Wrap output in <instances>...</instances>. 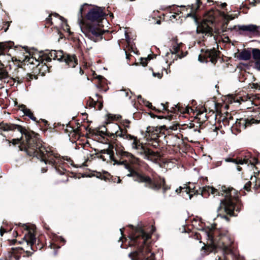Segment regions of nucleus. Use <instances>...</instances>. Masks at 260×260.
Instances as JSON below:
<instances>
[{
	"instance_id": "obj_37",
	"label": "nucleus",
	"mask_w": 260,
	"mask_h": 260,
	"mask_svg": "<svg viewBox=\"0 0 260 260\" xmlns=\"http://www.w3.org/2000/svg\"><path fill=\"white\" fill-rule=\"evenodd\" d=\"M224 18L228 20H232L234 19V17L232 15H224Z\"/></svg>"
},
{
	"instance_id": "obj_48",
	"label": "nucleus",
	"mask_w": 260,
	"mask_h": 260,
	"mask_svg": "<svg viewBox=\"0 0 260 260\" xmlns=\"http://www.w3.org/2000/svg\"><path fill=\"white\" fill-rule=\"evenodd\" d=\"M7 24H8V26L5 29V32L7 31V30L8 29L9 26V23L10 22L9 21H7L6 22Z\"/></svg>"
},
{
	"instance_id": "obj_36",
	"label": "nucleus",
	"mask_w": 260,
	"mask_h": 260,
	"mask_svg": "<svg viewBox=\"0 0 260 260\" xmlns=\"http://www.w3.org/2000/svg\"><path fill=\"white\" fill-rule=\"evenodd\" d=\"M13 79L14 82H17L18 83H19L22 82V79L19 78V77L13 78Z\"/></svg>"
},
{
	"instance_id": "obj_39",
	"label": "nucleus",
	"mask_w": 260,
	"mask_h": 260,
	"mask_svg": "<svg viewBox=\"0 0 260 260\" xmlns=\"http://www.w3.org/2000/svg\"><path fill=\"white\" fill-rule=\"evenodd\" d=\"M142 237L145 239V241H144V243H145L146 241L150 238V236L146 233V235H145L144 237Z\"/></svg>"
},
{
	"instance_id": "obj_55",
	"label": "nucleus",
	"mask_w": 260,
	"mask_h": 260,
	"mask_svg": "<svg viewBox=\"0 0 260 260\" xmlns=\"http://www.w3.org/2000/svg\"><path fill=\"white\" fill-rule=\"evenodd\" d=\"M125 38L126 39H129V37H128V35H127V34L126 33V32H125Z\"/></svg>"
},
{
	"instance_id": "obj_46",
	"label": "nucleus",
	"mask_w": 260,
	"mask_h": 260,
	"mask_svg": "<svg viewBox=\"0 0 260 260\" xmlns=\"http://www.w3.org/2000/svg\"><path fill=\"white\" fill-rule=\"evenodd\" d=\"M26 76L28 77V80H31L32 79V75L29 74H27Z\"/></svg>"
},
{
	"instance_id": "obj_7",
	"label": "nucleus",
	"mask_w": 260,
	"mask_h": 260,
	"mask_svg": "<svg viewBox=\"0 0 260 260\" xmlns=\"http://www.w3.org/2000/svg\"><path fill=\"white\" fill-rule=\"evenodd\" d=\"M113 129L114 131V133H111L110 136H114L115 135L116 137H119L123 139H129L132 141L135 138L134 136L131 135H127L123 134L122 129L117 124H114L113 125Z\"/></svg>"
},
{
	"instance_id": "obj_14",
	"label": "nucleus",
	"mask_w": 260,
	"mask_h": 260,
	"mask_svg": "<svg viewBox=\"0 0 260 260\" xmlns=\"http://www.w3.org/2000/svg\"><path fill=\"white\" fill-rule=\"evenodd\" d=\"M251 57V52L250 51L244 49L238 55L237 58L239 60H248Z\"/></svg>"
},
{
	"instance_id": "obj_16",
	"label": "nucleus",
	"mask_w": 260,
	"mask_h": 260,
	"mask_svg": "<svg viewBox=\"0 0 260 260\" xmlns=\"http://www.w3.org/2000/svg\"><path fill=\"white\" fill-rule=\"evenodd\" d=\"M28 236L29 237V240H26V243L27 245L30 244V248L32 249V246L36 242V238L35 235L30 232H28Z\"/></svg>"
},
{
	"instance_id": "obj_43",
	"label": "nucleus",
	"mask_w": 260,
	"mask_h": 260,
	"mask_svg": "<svg viewBox=\"0 0 260 260\" xmlns=\"http://www.w3.org/2000/svg\"><path fill=\"white\" fill-rule=\"evenodd\" d=\"M6 232L5 230L3 229L2 227L0 229V235L1 236H3L4 233Z\"/></svg>"
},
{
	"instance_id": "obj_20",
	"label": "nucleus",
	"mask_w": 260,
	"mask_h": 260,
	"mask_svg": "<svg viewBox=\"0 0 260 260\" xmlns=\"http://www.w3.org/2000/svg\"><path fill=\"white\" fill-rule=\"evenodd\" d=\"M243 121L244 122V128H245L247 125H250L252 123H257L258 122V121L257 120H255L253 118H251L250 119H243Z\"/></svg>"
},
{
	"instance_id": "obj_32",
	"label": "nucleus",
	"mask_w": 260,
	"mask_h": 260,
	"mask_svg": "<svg viewBox=\"0 0 260 260\" xmlns=\"http://www.w3.org/2000/svg\"><path fill=\"white\" fill-rule=\"evenodd\" d=\"M121 154L122 156H125L127 157H133V155L126 151H121Z\"/></svg>"
},
{
	"instance_id": "obj_34",
	"label": "nucleus",
	"mask_w": 260,
	"mask_h": 260,
	"mask_svg": "<svg viewBox=\"0 0 260 260\" xmlns=\"http://www.w3.org/2000/svg\"><path fill=\"white\" fill-rule=\"evenodd\" d=\"M244 164L248 165V159H245V160H240L238 161H237V164H237V165L238 164L243 165Z\"/></svg>"
},
{
	"instance_id": "obj_54",
	"label": "nucleus",
	"mask_w": 260,
	"mask_h": 260,
	"mask_svg": "<svg viewBox=\"0 0 260 260\" xmlns=\"http://www.w3.org/2000/svg\"><path fill=\"white\" fill-rule=\"evenodd\" d=\"M97 78H98L99 80H101L103 78V76L99 75L97 77Z\"/></svg>"
},
{
	"instance_id": "obj_42",
	"label": "nucleus",
	"mask_w": 260,
	"mask_h": 260,
	"mask_svg": "<svg viewBox=\"0 0 260 260\" xmlns=\"http://www.w3.org/2000/svg\"><path fill=\"white\" fill-rule=\"evenodd\" d=\"M198 61H200V62H202V63L204 62V60L203 59L201 55H199V56H198Z\"/></svg>"
},
{
	"instance_id": "obj_50",
	"label": "nucleus",
	"mask_w": 260,
	"mask_h": 260,
	"mask_svg": "<svg viewBox=\"0 0 260 260\" xmlns=\"http://www.w3.org/2000/svg\"><path fill=\"white\" fill-rule=\"evenodd\" d=\"M55 16H58L60 17V20H62V21L64 20V18H63V17H61V16H59L57 14H55Z\"/></svg>"
},
{
	"instance_id": "obj_47",
	"label": "nucleus",
	"mask_w": 260,
	"mask_h": 260,
	"mask_svg": "<svg viewBox=\"0 0 260 260\" xmlns=\"http://www.w3.org/2000/svg\"><path fill=\"white\" fill-rule=\"evenodd\" d=\"M180 230H181V233H186V230H185V229L184 226H182L181 229H180Z\"/></svg>"
},
{
	"instance_id": "obj_6",
	"label": "nucleus",
	"mask_w": 260,
	"mask_h": 260,
	"mask_svg": "<svg viewBox=\"0 0 260 260\" xmlns=\"http://www.w3.org/2000/svg\"><path fill=\"white\" fill-rule=\"evenodd\" d=\"M239 30L243 31H247L250 34L260 36V26L255 24L238 25Z\"/></svg>"
},
{
	"instance_id": "obj_18",
	"label": "nucleus",
	"mask_w": 260,
	"mask_h": 260,
	"mask_svg": "<svg viewBox=\"0 0 260 260\" xmlns=\"http://www.w3.org/2000/svg\"><path fill=\"white\" fill-rule=\"evenodd\" d=\"M101 128L102 129L101 131H97V135L100 136L107 135L108 136H110V134L111 133L107 132V129L105 126H102L101 127Z\"/></svg>"
},
{
	"instance_id": "obj_4",
	"label": "nucleus",
	"mask_w": 260,
	"mask_h": 260,
	"mask_svg": "<svg viewBox=\"0 0 260 260\" xmlns=\"http://www.w3.org/2000/svg\"><path fill=\"white\" fill-rule=\"evenodd\" d=\"M132 147L133 148L138 150V154L142 155L144 159H149V155H154V152L150 150L149 148L144 146H138L136 144V139L133 140L132 142Z\"/></svg>"
},
{
	"instance_id": "obj_12",
	"label": "nucleus",
	"mask_w": 260,
	"mask_h": 260,
	"mask_svg": "<svg viewBox=\"0 0 260 260\" xmlns=\"http://www.w3.org/2000/svg\"><path fill=\"white\" fill-rule=\"evenodd\" d=\"M101 26H93L92 25H89L88 26V29L89 31L94 36L96 37H100L103 35L105 31L104 30H102L100 27Z\"/></svg>"
},
{
	"instance_id": "obj_64",
	"label": "nucleus",
	"mask_w": 260,
	"mask_h": 260,
	"mask_svg": "<svg viewBox=\"0 0 260 260\" xmlns=\"http://www.w3.org/2000/svg\"><path fill=\"white\" fill-rule=\"evenodd\" d=\"M152 230L154 232L155 230V229L154 226L152 225Z\"/></svg>"
},
{
	"instance_id": "obj_3",
	"label": "nucleus",
	"mask_w": 260,
	"mask_h": 260,
	"mask_svg": "<svg viewBox=\"0 0 260 260\" xmlns=\"http://www.w3.org/2000/svg\"><path fill=\"white\" fill-rule=\"evenodd\" d=\"M49 56L50 57L52 58L54 60L57 59L59 61H62L63 57L64 62L71 68H75L77 64V60L75 58V56L74 55H71L67 54L64 56L62 54V51L56 52L55 50H52L49 53Z\"/></svg>"
},
{
	"instance_id": "obj_52",
	"label": "nucleus",
	"mask_w": 260,
	"mask_h": 260,
	"mask_svg": "<svg viewBox=\"0 0 260 260\" xmlns=\"http://www.w3.org/2000/svg\"><path fill=\"white\" fill-rule=\"evenodd\" d=\"M243 188L246 190L248 189V186H247V184H245L243 186Z\"/></svg>"
},
{
	"instance_id": "obj_49",
	"label": "nucleus",
	"mask_w": 260,
	"mask_h": 260,
	"mask_svg": "<svg viewBox=\"0 0 260 260\" xmlns=\"http://www.w3.org/2000/svg\"><path fill=\"white\" fill-rule=\"evenodd\" d=\"M226 6V4L225 3H223L221 4V8H224Z\"/></svg>"
},
{
	"instance_id": "obj_9",
	"label": "nucleus",
	"mask_w": 260,
	"mask_h": 260,
	"mask_svg": "<svg viewBox=\"0 0 260 260\" xmlns=\"http://www.w3.org/2000/svg\"><path fill=\"white\" fill-rule=\"evenodd\" d=\"M20 131H19L21 135H23L25 136V140L26 141V144L28 148H32L34 149L35 147L37 148V146H35V144H32L30 142V139H31V136L30 133L27 131V130L21 126Z\"/></svg>"
},
{
	"instance_id": "obj_57",
	"label": "nucleus",
	"mask_w": 260,
	"mask_h": 260,
	"mask_svg": "<svg viewBox=\"0 0 260 260\" xmlns=\"http://www.w3.org/2000/svg\"><path fill=\"white\" fill-rule=\"evenodd\" d=\"M188 194V196H189V199L190 200L192 197V194Z\"/></svg>"
},
{
	"instance_id": "obj_30",
	"label": "nucleus",
	"mask_w": 260,
	"mask_h": 260,
	"mask_svg": "<svg viewBox=\"0 0 260 260\" xmlns=\"http://www.w3.org/2000/svg\"><path fill=\"white\" fill-rule=\"evenodd\" d=\"M258 163L257 159L255 157H253L251 159H248V165L250 164L252 167H254L255 165Z\"/></svg>"
},
{
	"instance_id": "obj_53",
	"label": "nucleus",
	"mask_w": 260,
	"mask_h": 260,
	"mask_svg": "<svg viewBox=\"0 0 260 260\" xmlns=\"http://www.w3.org/2000/svg\"><path fill=\"white\" fill-rule=\"evenodd\" d=\"M60 240L63 242H66V240H64V238H63L62 237H60Z\"/></svg>"
},
{
	"instance_id": "obj_19",
	"label": "nucleus",
	"mask_w": 260,
	"mask_h": 260,
	"mask_svg": "<svg viewBox=\"0 0 260 260\" xmlns=\"http://www.w3.org/2000/svg\"><path fill=\"white\" fill-rule=\"evenodd\" d=\"M34 156H36L37 157V158H38V159L40 158L41 161L44 162V163L45 164H46V160L42 158L43 153L41 150H36L34 151Z\"/></svg>"
},
{
	"instance_id": "obj_38",
	"label": "nucleus",
	"mask_w": 260,
	"mask_h": 260,
	"mask_svg": "<svg viewBox=\"0 0 260 260\" xmlns=\"http://www.w3.org/2000/svg\"><path fill=\"white\" fill-rule=\"evenodd\" d=\"M22 137H21L19 139H13V144H16L17 142H19L20 140H21Z\"/></svg>"
},
{
	"instance_id": "obj_10",
	"label": "nucleus",
	"mask_w": 260,
	"mask_h": 260,
	"mask_svg": "<svg viewBox=\"0 0 260 260\" xmlns=\"http://www.w3.org/2000/svg\"><path fill=\"white\" fill-rule=\"evenodd\" d=\"M217 51L214 49H207L205 51L204 57L210 58V61L212 63H215L216 62V57L217 56Z\"/></svg>"
},
{
	"instance_id": "obj_1",
	"label": "nucleus",
	"mask_w": 260,
	"mask_h": 260,
	"mask_svg": "<svg viewBox=\"0 0 260 260\" xmlns=\"http://www.w3.org/2000/svg\"><path fill=\"white\" fill-rule=\"evenodd\" d=\"M234 189L232 187L226 188L225 186L221 187V191L224 193L225 199L220 201V206L218 207L217 211H218L222 207H224V211L230 216H234V211L235 210V205L231 200V192Z\"/></svg>"
},
{
	"instance_id": "obj_40",
	"label": "nucleus",
	"mask_w": 260,
	"mask_h": 260,
	"mask_svg": "<svg viewBox=\"0 0 260 260\" xmlns=\"http://www.w3.org/2000/svg\"><path fill=\"white\" fill-rule=\"evenodd\" d=\"M139 237L138 236H132L131 237H129L131 240L132 241H136Z\"/></svg>"
},
{
	"instance_id": "obj_24",
	"label": "nucleus",
	"mask_w": 260,
	"mask_h": 260,
	"mask_svg": "<svg viewBox=\"0 0 260 260\" xmlns=\"http://www.w3.org/2000/svg\"><path fill=\"white\" fill-rule=\"evenodd\" d=\"M176 45L174 46L173 47V50H171L172 54H176L178 52L179 50V47L180 45L182 44L181 43L178 44L177 42H176Z\"/></svg>"
},
{
	"instance_id": "obj_26",
	"label": "nucleus",
	"mask_w": 260,
	"mask_h": 260,
	"mask_svg": "<svg viewBox=\"0 0 260 260\" xmlns=\"http://www.w3.org/2000/svg\"><path fill=\"white\" fill-rule=\"evenodd\" d=\"M147 183H148L149 184L148 185L147 187H148L149 188H150L152 189L157 190L159 189V188H160L159 186H158L156 184L153 183L152 181H151V183H150L149 182H147Z\"/></svg>"
},
{
	"instance_id": "obj_58",
	"label": "nucleus",
	"mask_w": 260,
	"mask_h": 260,
	"mask_svg": "<svg viewBox=\"0 0 260 260\" xmlns=\"http://www.w3.org/2000/svg\"><path fill=\"white\" fill-rule=\"evenodd\" d=\"M237 170L239 171H240L241 170V167H238L237 168Z\"/></svg>"
},
{
	"instance_id": "obj_13",
	"label": "nucleus",
	"mask_w": 260,
	"mask_h": 260,
	"mask_svg": "<svg viewBox=\"0 0 260 260\" xmlns=\"http://www.w3.org/2000/svg\"><path fill=\"white\" fill-rule=\"evenodd\" d=\"M252 53L253 59H258L255 62V67L257 70L260 71V50L257 48L253 49Z\"/></svg>"
},
{
	"instance_id": "obj_28",
	"label": "nucleus",
	"mask_w": 260,
	"mask_h": 260,
	"mask_svg": "<svg viewBox=\"0 0 260 260\" xmlns=\"http://www.w3.org/2000/svg\"><path fill=\"white\" fill-rule=\"evenodd\" d=\"M138 253L137 251L131 252L128 254V257L131 258V260H138L137 256Z\"/></svg>"
},
{
	"instance_id": "obj_17",
	"label": "nucleus",
	"mask_w": 260,
	"mask_h": 260,
	"mask_svg": "<svg viewBox=\"0 0 260 260\" xmlns=\"http://www.w3.org/2000/svg\"><path fill=\"white\" fill-rule=\"evenodd\" d=\"M182 189L184 190V191L186 193V194H188L190 192V189L189 187L187 186V184H184V187H179V188L175 190V192L177 193H179L181 191Z\"/></svg>"
},
{
	"instance_id": "obj_22",
	"label": "nucleus",
	"mask_w": 260,
	"mask_h": 260,
	"mask_svg": "<svg viewBox=\"0 0 260 260\" xmlns=\"http://www.w3.org/2000/svg\"><path fill=\"white\" fill-rule=\"evenodd\" d=\"M87 4L85 3L83 5H82L79 9V12L78 13V20L79 24L80 25L81 23L82 22V12L83 10V7L84 5H86Z\"/></svg>"
},
{
	"instance_id": "obj_59",
	"label": "nucleus",
	"mask_w": 260,
	"mask_h": 260,
	"mask_svg": "<svg viewBox=\"0 0 260 260\" xmlns=\"http://www.w3.org/2000/svg\"><path fill=\"white\" fill-rule=\"evenodd\" d=\"M193 131H194V132H198L199 133H200V129H194Z\"/></svg>"
},
{
	"instance_id": "obj_15",
	"label": "nucleus",
	"mask_w": 260,
	"mask_h": 260,
	"mask_svg": "<svg viewBox=\"0 0 260 260\" xmlns=\"http://www.w3.org/2000/svg\"><path fill=\"white\" fill-rule=\"evenodd\" d=\"M19 107L21 108L20 110L23 112L24 115L28 116L34 121L36 120V117L33 116V114L30 109L26 108L24 105H21Z\"/></svg>"
},
{
	"instance_id": "obj_63",
	"label": "nucleus",
	"mask_w": 260,
	"mask_h": 260,
	"mask_svg": "<svg viewBox=\"0 0 260 260\" xmlns=\"http://www.w3.org/2000/svg\"><path fill=\"white\" fill-rule=\"evenodd\" d=\"M158 145V144L156 142L155 144L153 145V146L156 147Z\"/></svg>"
},
{
	"instance_id": "obj_35",
	"label": "nucleus",
	"mask_w": 260,
	"mask_h": 260,
	"mask_svg": "<svg viewBox=\"0 0 260 260\" xmlns=\"http://www.w3.org/2000/svg\"><path fill=\"white\" fill-rule=\"evenodd\" d=\"M224 160L226 162H234L235 164H237V160L236 159H232V158H225Z\"/></svg>"
},
{
	"instance_id": "obj_60",
	"label": "nucleus",
	"mask_w": 260,
	"mask_h": 260,
	"mask_svg": "<svg viewBox=\"0 0 260 260\" xmlns=\"http://www.w3.org/2000/svg\"><path fill=\"white\" fill-rule=\"evenodd\" d=\"M229 120H233V118L231 115H230L229 117L228 118Z\"/></svg>"
},
{
	"instance_id": "obj_51",
	"label": "nucleus",
	"mask_w": 260,
	"mask_h": 260,
	"mask_svg": "<svg viewBox=\"0 0 260 260\" xmlns=\"http://www.w3.org/2000/svg\"><path fill=\"white\" fill-rule=\"evenodd\" d=\"M222 218H224V219H225V220H226L227 221H228V220H229V218H228L227 216H224H224H222Z\"/></svg>"
},
{
	"instance_id": "obj_5",
	"label": "nucleus",
	"mask_w": 260,
	"mask_h": 260,
	"mask_svg": "<svg viewBox=\"0 0 260 260\" xmlns=\"http://www.w3.org/2000/svg\"><path fill=\"white\" fill-rule=\"evenodd\" d=\"M125 169L127 170L129 173L126 175V176L130 177H136L138 178V181L139 182H149L151 183V180L150 177L148 176H143L134 170L129 165H125Z\"/></svg>"
},
{
	"instance_id": "obj_21",
	"label": "nucleus",
	"mask_w": 260,
	"mask_h": 260,
	"mask_svg": "<svg viewBox=\"0 0 260 260\" xmlns=\"http://www.w3.org/2000/svg\"><path fill=\"white\" fill-rule=\"evenodd\" d=\"M8 76V72L4 69L3 67L0 68V80L6 78Z\"/></svg>"
},
{
	"instance_id": "obj_44",
	"label": "nucleus",
	"mask_w": 260,
	"mask_h": 260,
	"mask_svg": "<svg viewBox=\"0 0 260 260\" xmlns=\"http://www.w3.org/2000/svg\"><path fill=\"white\" fill-rule=\"evenodd\" d=\"M152 75L154 77H156L157 76L159 78H161V76L159 73H153Z\"/></svg>"
},
{
	"instance_id": "obj_8",
	"label": "nucleus",
	"mask_w": 260,
	"mask_h": 260,
	"mask_svg": "<svg viewBox=\"0 0 260 260\" xmlns=\"http://www.w3.org/2000/svg\"><path fill=\"white\" fill-rule=\"evenodd\" d=\"M196 32L197 34H203L205 35H208L210 36L212 35V29L208 25L204 22L199 25L197 28Z\"/></svg>"
},
{
	"instance_id": "obj_31",
	"label": "nucleus",
	"mask_w": 260,
	"mask_h": 260,
	"mask_svg": "<svg viewBox=\"0 0 260 260\" xmlns=\"http://www.w3.org/2000/svg\"><path fill=\"white\" fill-rule=\"evenodd\" d=\"M136 231L137 232L141 233L142 237H144L145 235H146V233H145L144 231L140 228H137Z\"/></svg>"
},
{
	"instance_id": "obj_23",
	"label": "nucleus",
	"mask_w": 260,
	"mask_h": 260,
	"mask_svg": "<svg viewBox=\"0 0 260 260\" xmlns=\"http://www.w3.org/2000/svg\"><path fill=\"white\" fill-rule=\"evenodd\" d=\"M111 160L114 162V165H123L125 168V165H129L125 163V161H117L115 158H113L112 156H110Z\"/></svg>"
},
{
	"instance_id": "obj_29",
	"label": "nucleus",
	"mask_w": 260,
	"mask_h": 260,
	"mask_svg": "<svg viewBox=\"0 0 260 260\" xmlns=\"http://www.w3.org/2000/svg\"><path fill=\"white\" fill-rule=\"evenodd\" d=\"M209 189L210 190V192L212 194L217 195L218 196L220 195H223L222 193H220L219 191H218L216 189L214 188L213 187H210Z\"/></svg>"
},
{
	"instance_id": "obj_11",
	"label": "nucleus",
	"mask_w": 260,
	"mask_h": 260,
	"mask_svg": "<svg viewBox=\"0 0 260 260\" xmlns=\"http://www.w3.org/2000/svg\"><path fill=\"white\" fill-rule=\"evenodd\" d=\"M0 128L3 131H14L17 129L18 131H20L21 125L15 124H3L1 125Z\"/></svg>"
},
{
	"instance_id": "obj_41",
	"label": "nucleus",
	"mask_w": 260,
	"mask_h": 260,
	"mask_svg": "<svg viewBox=\"0 0 260 260\" xmlns=\"http://www.w3.org/2000/svg\"><path fill=\"white\" fill-rule=\"evenodd\" d=\"M177 124H174L172 126H169V129H172V130H176L177 129Z\"/></svg>"
},
{
	"instance_id": "obj_45",
	"label": "nucleus",
	"mask_w": 260,
	"mask_h": 260,
	"mask_svg": "<svg viewBox=\"0 0 260 260\" xmlns=\"http://www.w3.org/2000/svg\"><path fill=\"white\" fill-rule=\"evenodd\" d=\"M34 59L33 57H29L28 58L27 61H28L29 63H34V62H33V60Z\"/></svg>"
},
{
	"instance_id": "obj_2",
	"label": "nucleus",
	"mask_w": 260,
	"mask_h": 260,
	"mask_svg": "<svg viewBox=\"0 0 260 260\" xmlns=\"http://www.w3.org/2000/svg\"><path fill=\"white\" fill-rule=\"evenodd\" d=\"M105 13L103 12L101 7H96L95 8L91 9L86 14L87 19L90 21L93 22L98 21V25L99 26H103L101 23H108L107 20L104 18Z\"/></svg>"
},
{
	"instance_id": "obj_62",
	"label": "nucleus",
	"mask_w": 260,
	"mask_h": 260,
	"mask_svg": "<svg viewBox=\"0 0 260 260\" xmlns=\"http://www.w3.org/2000/svg\"><path fill=\"white\" fill-rule=\"evenodd\" d=\"M137 98L138 99H142V96H141V95H139L137 96Z\"/></svg>"
},
{
	"instance_id": "obj_27",
	"label": "nucleus",
	"mask_w": 260,
	"mask_h": 260,
	"mask_svg": "<svg viewBox=\"0 0 260 260\" xmlns=\"http://www.w3.org/2000/svg\"><path fill=\"white\" fill-rule=\"evenodd\" d=\"M151 57L149 55H148L147 58H142L141 57L140 58V60H141V64L142 65L143 67H145L147 64V61L148 60L151 59Z\"/></svg>"
},
{
	"instance_id": "obj_33",
	"label": "nucleus",
	"mask_w": 260,
	"mask_h": 260,
	"mask_svg": "<svg viewBox=\"0 0 260 260\" xmlns=\"http://www.w3.org/2000/svg\"><path fill=\"white\" fill-rule=\"evenodd\" d=\"M187 17H191L193 18V19H194V22L196 23V24H198V20H197V18H196V17L194 15H192L191 13H188V14H187Z\"/></svg>"
},
{
	"instance_id": "obj_56",
	"label": "nucleus",
	"mask_w": 260,
	"mask_h": 260,
	"mask_svg": "<svg viewBox=\"0 0 260 260\" xmlns=\"http://www.w3.org/2000/svg\"><path fill=\"white\" fill-rule=\"evenodd\" d=\"M166 120H167L168 121H170V120H171V117H168V118H166Z\"/></svg>"
},
{
	"instance_id": "obj_25",
	"label": "nucleus",
	"mask_w": 260,
	"mask_h": 260,
	"mask_svg": "<svg viewBox=\"0 0 260 260\" xmlns=\"http://www.w3.org/2000/svg\"><path fill=\"white\" fill-rule=\"evenodd\" d=\"M117 93L119 96L120 97H127L128 96V91H126V90H119L117 91Z\"/></svg>"
},
{
	"instance_id": "obj_61",
	"label": "nucleus",
	"mask_w": 260,
	"mask_h": 260,
	"mask_svg": "<svg viewBox=\"0 0 260 260\" xmlns=\"http://www.w3.org/2000/svg\"><path fill=\"white\" fill-rule=\"evenodd\" d=\"M236 27V25H234V26H233V27H231V28H230V29L231 30H232V29H235Z\"/></svg>"
}]
</instances>
